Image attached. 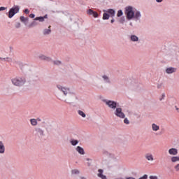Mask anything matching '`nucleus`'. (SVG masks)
I'll list each match as a JSON object with an SVG mask.
<instances>
[{"mask_svg": "<svg viewBox=\"0 0 179 179\" xmlns=\"http://www.w3.org/2000/svg\"><path fill=\"white\" fill-rule=\"evenodd\" d=\"M57 87L60 92L57 93V99L59 100L67 103V104H73L79 100L78 95H76V93L72 89L61 85H57Z\"/></svg>", "mask_w": 179, "mask_h": 179, "instance_id": "f257e3e1", "label": "nucleus"}, {"mask_svg": "<svg viewBox=\"0 0 179 179\" xmlns=\"http://www.w3.org/2000/svg\"><path fill=\"white\" fill-rule=\"evenodd\" d=\"M124 15H126L127 20H132V19H134L136 21H138L141 20V17H142L141 11H134V7L131 6L125 7Z\"/></svg>", "mask_w": 179, "mask_h": 179, "instance_id": "f03ea898", "label": "nucleus"}, {"mask_svg": "<svg viewBox=\"0 0 179 179\" xmlns=\"http://www.w3.org/2000/svg\"><path fill=\"white\" fill-rule=\"evenodd\" d=\"M27 80L23 76H17L11 79V83L16 87H23L26 85Z\"/></svg>", "mask_w": 179, "mask_h": 179, "instance_id": "7ed1b4c3", "label": "nucleus"}, {"mask_svg": "<svg viewBox=\"0 0 179 179\" xmlns=\"http://www.w3.org/2000/svg\"><path fill=\"white\" fill-rule=\"evenodd\" d=\"M103 101L106 106H108V107H109V108H111L112 110H115L117 107H120V104H118L117 101L108 99H103Z\"/></svg>", "mask_w": 179, "mask_h": 179, "instance_id": "20e7f679", "label": "nucleus"}, {"mask_svg": "<svg viewBox=\"0 0 179 179\" xmlns=\"http://www.w3.org/2000/svg\"><path fill=\"white\" fill-rule=\"evenodd\" d=\"M19 10H20V7L19 6H14L12 7L8 11V17L9 19H12V17L16 13H19Z\"/></svg>", "mask_w": 179, "mask_h": 179, "instance_id": "39448f33", "label": "nucleus"}, {"mask_svg": "<svg viewBox=\"0 0 179 179\" xmlns=\"http://www.w3.org/2000/svg\"><path fill=\"white\" fill-rule=\"evenodd\" d=\"M171 55L175 59H178L179 58V48L178 47H173L171 50Z\"/></svg>", "mask_w": 179, "mask_h": 179, "instance_id": "423d86ee", "label": "nucleus"}, {"mask_svg": "<svg viewBox=\"0 0 179 179\" xmlns=\"http://www.w3.org/2000/svg\"><path fill=\"white\" fill-rule=\"evenodd\" d=\"M115 115L119 118H125V113L122 112V108L117 106L114 112Z\"/></svg>", "mask_w": 179, "mask_h": 179, "instance_id": "0eeeda50", "label": "nucleus"}, {"mask_svg": "<svg viewBox=\"0 0 179 179\" xmlns=\"http://www.w3.org/2000/svg\"><path fill=\"white\" fill-rule=\"evenodd\" d=\"M35 135L38 136V138H43L44 136V130L41 127H36L34 131Z\"/></svg>", "mask_w": 179, "mask_h": 179, "instance_id": "6e6552de", "label": "nucleus"}, {"mask_svg": "<svg viewBox=\"0 0 179 179\" xmlns=\"http://www.w3.org/2000/svg\"><path fill=\"white\" fill-rule=\"evenodd\" d=\"M21 71L22 72H23V73L27 74L31 72V69H30V66H29V65L25 64L22 66Z\"/></svg>", "mask_w": 179, "mask_h": 179, "instance_id": "1a4fd4ad", "label": "nucleus"}, {"mask_svg": "<svg viewBox=\"0 0 179 179\" xmlns=\"http://www.w3.org/2000/svg\"><path fill=\"white\" fill-rule=\"evenodd\" d=\"M165 72L168 75H171V73H176V72H177V68H174V67L166 68L165 70Z\"/></svg>", "mask_w": 179, "mask_h": 179, "instance_id": "9d476101", "label": "nucleus"}, {"mask_svg": "<svg viewBox=\"0 0 179 179\" xmlns=\"http://www.w3.org/2000/svg\"><path fill=\"white\" fill-rule=\"evenodd\" d=\"M145 158L148 162H153L155 160V158H153V155L150 152L146 153L145 155Z\"/></svg>", "mask_w": 179, "mask_h": 179, "instance_id": "9b49d317", "label": "nucleus"}, {"mask_svg": "<svg viewBox=\"0 0 179 179\" xmlns=\"http://www.w3.org/2000/svg\"><path fill=\"white\" fill-rule=\"evenodd\" d=\"M102 79H103L104 83H107L108 85H110L111 80H110V77H108V76H107V75L102 76Z\"/></svg>", "mask_w": 179, "mask_h": 179, "instance_id": "f8f14e48", "label": "nucleus"}, {"mask_svg": "<svg viewBox=\"0 0 179 179\" xmlns=\"http://www.w3.org/2000/svg\"><path fill=\"white\" fill-rule=\"evenodd\" d=\"M76 152H78V153L79 155H85V149H83V148L80 147V146H77L76 148Z\"/></svg>", "mask_w": 179, "mask_h": 179, "instance_id": "ddd939ff", "label": "nucleus"}, {"mask_svg": "<svg viewBox=\"0 0 179 179\" xmlns=\"http://www.w3.org/2000/svg\"><path fill=\"white\" fill-rule=\"evenodd\" d=\"M169 153L172 156L178 155V150L177 148H171L169 150Z\"/></svg>", "mask_w": 179, "mask_h": 179, "instance_id": "4468645a", "label": "nucleus"}, {"mask_svg": "<svg viewBox=\"0 0 179 179\" xmlns=\"http://www.w3.org/2000/svg\"><path fill=\"white\" fill-rule=\"evenodd\" d=\"M151 128L154 132H157L160 129V126L157 125L156 123H152L151 124Z\"/></svg>", "mask_w": 179, "mask_h": 179, "instance_id": "2eb2a0df", "label": "nucleus"}, {"mask_svg": "<svg viewBox=\"0 0 179 179\" xmlns=\"http://www.w3.org/2000/svg\"><path fill=\"white\" fill-rule=\"evenodd\" d=\"M48 15H45L43 17H36V18H34V20H38V22H41V23H43V22H44L45 19H48Z\"/></svg>", "mask_w": 179, "mask_h": 179, "instance_id": "dca6fc26", "label": "nucleus"}, {"mask_svg": "<svg viewBox=\"0 0 179 179\" xmlns=\"http://www.w3.org/2000/svg\"><path fill=\"white\" fill-rule=\"evenodd\" d=\"M38 57L41 59V61H48V62L51 61V57H47L44 55H41Z\"/></svg>", "mask_w": 179, "mask_h": 179, "instance_id": "f3484780", "label": "nucleus"}, {"mask_svg": "<svg viewBox=\"0 0 179 179\" xmlns=\"http://www.w3.org/2000/svg\"><path fill=\"white\" fill-rule=\"evenodd\" d=\"M103 12H106L107 13H109V15H110V16L112 17H114V16H115V10H114V9H108L106 10H103Z\"/></svg>", "mask_w": 179, "mask_h": 179, "instance_id": "a211bd4d", "label": "nucleus"}, {"mask_svg": "<svg viewBox=\"0 0 179 179\" xmlns=\"http://www.w3.org/2000/svg\"><path fill=\"white\" fill-rule=\"evenodd\" d=\"M43 36H48L49 34H51V26L48 27V29H45L43 31Z\"/></svg>", "mask_w": 179, "mask_h": 179, "instance_id": "6ab92c4d", "label": "nucleus"}, {"mask_svg": "<svg viewBox=\"0 0 179 179\" xmlns=\"http://www.w3.org/2000/svg\"><path fill=\"white\" fill-rule=\"evenodd\" d=\"M130 41H132L133 43H138V41H139V37L136 36V35H131Z\"/></svg>", "mask_w": 179, "mask_h": 179, "instance_id": "aec40b11", "label": "nucleus"}, {"mask_svg": "<svg viewBox=\"0 0 179 179\" xmlns=\"http://www.w3.org/2000/svg\"><path fill=\"white\" fill-rule=\"evenodd\" d=\"M5 153V144L3 141H0V155H3Z\"/></svg>", "mask_w": 179, "mask_h": 179, "instance_id": "412c9836", "label": "nucleus"}, {"mask_svg": "<svg viewBox=\"0 0 179 179\" xmlns=\"http://www.w3.org/2000/svg\"><path fill=\"white\" fill-rule=\"evenodd\" d=\"M105 155H106V156H108V157H110V159H113V160H115V162H118V159H117V157H115L114 154L105 152Z\"/></svg>", "mask_w": 179, "mask_h": 179, "instance_id": "4be33fe9", "label": "nucleus"}, {"mask_svg": "<svg viewBox=\"0 0 179 179\" xmlns=\"http://www.w3.org/2000/svg\"><path fill=\"white\" fill-rule=\"evenodd\" d=\"M20 22L24 23V24H25V26L29 23V17H24L23 16H21L20 17Z\"/></svg>", "mask_w": 179, "mask_h": 179, "instance_id": "5701e85b", "label": "nucleus"}, {"mask_svg": "<svg viewBox=\"0 0 179 179\" xmlns=\"http://www.w3.org/2000/svg\"><path fill=\"white\" fill-rule=\"evenodd\" d=\"M98 177L101 179H107V176L103 175V169L98 170Z\"/></svg>", "mask_w": 179, "mask_h": 179, "instance_id": "b1692460", "label": "nucleus"}, {"mask_svg": "<svg viewBox=\"0 0 179 179\" xmlns=\"http://www.w3.org/2000/svg\"><path fill=\"white\" fill-rule=\"evenodd\" d=\"M88 15H92L94 17H99V14L96 12L93 11L92 9L87 10Z\"/></svg>", "mask_w": 179, "mask_h": 179, "instance_id": "393cba45", "label": "nucleus"}, {"mask_svg": "<svg viewBox=\"0 0 179 179\" xmlns=\"http://www.w3.org/2000/svg\"><path fill=\"white\" fill-rule=\"evenodd\" d=\"M0 61L2 62H12V58L10 57H0Z\"/></svg>", "mask_w": 179, "mask_h": 179, "instance_id": "a878e982", "label": "nucleus"}, {"mask_svg": "<svg viewBox=\"0 0 179 179\" xmlns=\"http://www.w3.org/2000/svg\"><path fill=\"white\" fill-rule=\"evenodd\" d=\"M70 143L72 146H76V145H78V143H79V141L75 140V139H71L70 141Z\"/></svg>", "mask_w": 179, "mask_h": 179, "instance_id": "bb28decb", "label": "nucleus"}, {"mask_svg": "<svg viewBox=\"0 0 179 179\" xmlns=\"http://www.w3.org/2000/svg\"><path fill=\"white\" fill-rule=\"evenodd\" d=\"M110 19V15L107 13H104L103 15V20H108Z\"/></svg>", "mask_w": 179, "mask_h": 179, "instance_id": "cd10ccee", "label": "nucleus"}, {"mask_svg": "<svg viewBox=\"0 0 179 179\" xmlns=\"http://www.w3.org/2000/svg\"><path fill=\"white\" fill-rule=\"evenodd\" d=\"M30 122L33 127H36V125L38 124L36 119H31Z\"/></svg>", "mask_w": 179, "mask_h": 179, "instance_id": "c85d7f7f", "label": "nucleus"}, {"mask_svg": "<svg viewBox=\"0 0 179 179\" xmlns=\"http://www.w3.org/2000/svg\"><path fill=\"white\" fill-rule=\"evenodd\" d=\"M78 114H79L81 117H83V118H86V114L84 113L83 111L78 110Z\"/></svg>", "mask_w": 179, "mask_h": 179, "instance_id": "c756f323", "label": "nucleus"}, {"mask_svg": "<svg viewBox=\"0 0 179 179\" xmlns=\"http://www.w3.org/2000/svg\"><path fill=\"white\" fill-rule=\"evenodd\" d=\"M38 24V22H36V20L33 21L29 25V27H34Z\"/></svg>", "mask_w": 179, "mask_h": 179, "instance_id": "7c9ffc66", "label": "nucleus"}, {"mask_svg": "<svg viewBox=\"0 0 179 179\" xmlns=\"http://www.w3.org/2000/svg\"><path fill=\"white\" fill-rule=\"evenodd\" d=\"M171 162L172 163H176V162H179V157H172Z\"/></svg>", "mask_w": 179, "mask_h": 179, "instance_id": "2f4dec72", "label": "nucleus"}, {"mask_svg": "<svg viewBox=\"0 0 179 179\" xmlns=\"http://www.w3.org/2000/svg\"><path fill=\"white\" fill-rule=\"evenodd\" d=\"M176 100L173 99L169 102V106H173L174 104H176Z\"/></svg>", "mask_w": 179, "mask_h": 179, "instance_id": "473e14b6", "label": "nucleus"}, {"mask_svg": "<svg viewBox=\"0 0 179 179\" xmlns=\"http://www.w3.org/2000/svg\"><path fill=\"white\" fill-rule=\"evenodd\" d=\"M166 99V94L163 93L162 95L159 96V101H163Z\"/></svg>", "mask_w": 179, "mask_h": 179, "instance_id": "72a5a7b5", "label": "nucleus"}, {"mask_svg": "<svg viewBox=\"0 0 179 179\" xmlns=\"http://www.w3.org/2000/svg\"><path fill=\"white\" fill-rule=\"evenodd\" d=\"M80 171L78 169L71 170V174H80Z\"/></svg>", "mask_w": 179, "mask_h": 179, "instance_id": "f704fd0d", "label": "nucleus"}, {"mask_svg": "<svg viewBox=\"0 0 179 179\" xmlns=\"http://www.w3.org/2000/svg\"><path fill=\"white\" fill-rule=\"evenodd\" d=\"M122 15H124L122 10H119L117 11V17H121V16H122Z\"/></svg>", "mask_w": 179, "mask_h": 179, "instance_id": "c9c22d12", "label": "nucleus"}, {"mask_svg": "<svg viewBox=\"0 0 179 179\" xmlns=\"http://www.w3.org/2000/svg\"><path fill=\"white\" fill-rule=\"evenodd\" d=\"M53 64H54V65L59 66L62 64V62H61L59 60H55V61H53Z\"/></svg>", "mask_w": 179, "mask_h": 179, "instance_id": "e433bc0d", "label": "nucleus"}, {"mask_svg": "<svg viewBox=\"0 0 179 179\" xmlns=\"http://www.w3.org/2000/svg\"><path fill=\"white\" fill-rule=\"evenodd\" d=\"M162 86H163V83H159L157 84V89H162Z\"/></svg>", "mask_w": 179, "mask_h": 179, "instance_id": "4c0bfd02", "label": "nucleus"}, {"mask_svg": "<svg viewBox=\"0 0 179 179\" xmlns=\"http://www.w3.org/2000/svg\"><path fill=\"white\" fill-rule=\"evenodd\" d=\"M124 123L127 125L129 124V120H128V118H124Z\"/></svg>", "mask_w": 179, "mask_h": 179, "instance_id": "58836bf2", "label": "nucleus"}, {"mask_svg": "<svg viewBox=\"0 0 179 179\" xmlns=\"http://www.w3.org/2000/svg\"><path fill=\"white\" fill-rule=\"evenodd\" d=\"M24 13L26 15H29V13H30V10H29V9L26 8L24 10Z\"/></svg>", "mask_w": 179, "mask_h": 179, "instance_id": "ea45409f", "label": "nucleus"}, {"mask_svg": "<svg viewBox=\"0 0 179 179\" xmlns=\"http://www.w3.org/2000/svg\"><path fill=\"white\" fill-rule=\"evenodd\" d=\"M35 17H36V15H34V14L29 15V17H31V19H34Z\"/></svg>", "mask_w": 179, "mask_h": 179, "instance_id": "a19ab883", "label": "nucleus"}, {"mask_svg": "<svg viewBox=\"0 0 179 179\" xmlns=\"http://www.w3.org/2000/svg\"><path fill=\"white\" fill-rule=\"evenodd\" d=\"M16 29H19L20 27V22L17 23L15 25Z\"/></svg>", "mask_w": 179, "mask_h": 179, "instance_id": "79ce46f5", "label": "nucleus"}, {"mask_svg": "<svg viewBox=\"0 0 179 179\" xmlns=\"http://www.w3.org/2000/svg\"><path fill=\"white\" fill-rule=\"evenodd\" d=\"M176 171H179V164L175 166Z\"/></svg>", "mask_w": 179, "mask_h": 179, "instance_id": "37998d69", "label": "nucleus"}, {"mask_svg": "<svg viewBox=\"0 0 179 179\" xmlns=\"http://www.w3.org/2000/svg\"><path fill=\"white\" fill-rule=\"evenodd\" d=\"M7 8L6 7H0L1 10H6Z\"/></svg>", "mask_w": 179, "mask_h": 179, "instance_id": "c03bdc74", "label": "nucleus"}, {"mask_svg": "<svg viewBox=\"0 0 179 179\" xmlns=\"http://www.w3.org/2000/svg\"><path fill=\"white\" fill-rule=\"evenodd\" d=\"M156 2H157L158 3H160V2H163V0H156Z\"/></svg>", "mask_w": 179, "mask_h": 179, "instance_id": "a18cd8bd", "label": "nucleus"}, {"mask_svg": "<svg viewBox=\"0 0 179 179\" xmlns=\"http://www.w3.org/2000/svg\"><path fill=\"white\" fill-rule=\"evenodd\" d=\"M87 166H88V167H90L92 166V163L87 162Z\"/></svg>", "mask_w": 179, "mask_h": 179, "instance_id": "49530a36", "label": "nucleus"}, {"mask_svg": "<svg viewBox=\"0 0 179 179\" xmlns=\"http://www.w3.org/2000/svg\"><path fill=\"white\" fill-rule=\"evenodd\" d=\"M80 179H87V178H86V177L80 176Z\"/></svg>", "mask_w": 179, "mask_h": 179, "instance_id": "de8ad7c7", "label": "nucleus"}, {"mask_svg": "<svg viewBox=\"0 0 179 179\" xmlns=\"http://www.w3.org/2000/svg\"><path fill=\"white\" fill-rule=\"evenodd\" d=\"M126 179H135V178H134V177H128Z\"/></svg>", "mask_w": 179, "mask_h": 179, "instance_id": "09e8293b", "label": "nucleus"}, {"mask_svg": "<svg viewBox=\"0 0 179 179\" xmlns=\"http://www.w3.org/2000/svg\"><path fill=\"white\" fill-rule=\"evenodd\" d=\"M86 160H87V162H90V160H92V159L90 158H87Z\"/></svg>", "mask_w": 179, "mask_h": 179, "instance_id": "8fccbe9b", "label": "nucleus"}, {"mask_svg": "<svg viewBox=\"0 0 179 179\" xmlns=\"http://www.w3.org/2000/svg\"><path fill=\"white\" fill-rule=\"evenodd\" d=\"M37 121L41 122V119H40V118H37V119H36V122H37Z\"/></svg>", "mask_w": 179, "mask_h": 179, "instance_id": "3c124183", "label": "nucleus"}, {"mask_svg": "<svg viewBox=\"0 0 179 179\" xmlns=\"http://www.w3.org/2000/svg\"><path fill=\"white\" fill-rule=\"evenodd\" d=\"M114 22V19H112L111 20H110V23H113Z\"/></svg>", "mask_w": 179, "mask_h": 179, "instance_id": "603ef678", "label": "nucleus"}, {"mask_svg": "<svg viewBox=\"0 0 179 179\" xmlns=\"http://www.w3.org/2000/svg\"><path fill=\"white\" fill-rule=\"evenodd\" d=\"M129 25L131 26V27L134 26V24H132V22L129 23Z\"/></svg>", "mask_w": 179, "mask_h": 179, "instance_id": "864d4df0", "label": "nucleus"}, {"mask_svg": "<svg viewBox=\"0 0 179 179\" xmlns=\"http://www.w3.org/2000/svg\"><path fill=\"white\" fill-rule=\"evenodd\" d=\"M176 110H178V108H177V106H176Z\"/></svg>", "mask_w": 179, "mask_h": 179, "instance_id": "5fc2aeb1", "label": "nucleus"}]
</instances>
